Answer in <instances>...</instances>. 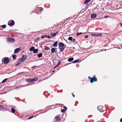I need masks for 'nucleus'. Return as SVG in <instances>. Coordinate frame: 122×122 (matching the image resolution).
Here are the masks:
<instances>
[{
    "label": "nucleus",
    "instance_id": "obj_1",
    "mask_svg": "<svg viewBox=\"0 0 122 122\" xmlns=\"http://www.w3.org/2000/svg\"><path fill=\"white\" fill-rule=\"evenodd\" d=\"M88 78L90 80V82L92 83L94 82H96L97 81V79L96 77V76L94 75L92 77H88Z\"/></svg>",
    "mask_w": 122,
    "mask_h": 122
},
{
    "label": "nucleus",
    "instance_id": "obj_2",
    "mask_svg": "<svg viewBox=\"0 0 122 122\" xmlns=\"http://www.w3.org/2000/svg\"><path fill=\"white\" fill-rule=\"evenodd\" d=\"M10 61L9 58L8 57H5L3 58L2 60V62H4L5 64H8Z\"/></svg>",
    "mask_w": 122,
    "mask_h": 122
},
{
    "label": "nucleus",
    "instance_id": "obj_3",
    "mask_svg": "<svg viewBox=\"0 0 122 122\" xmlns=\"http://www.w3.org/2000/svg\"><path fill=\"white\" fill-rule=\"evenodd\" d=\"M6 40L7 42L10 43H13L15 41V39L13 38H7Z\"/></svg>",
    "mask_w": 122,
    "mask_h": 122
},
{
    "label": "nucleus",
    "instance_id": "obj_4",
    "mask_svg": "<svg viewBox=\"0 0 122 122\" xmlns=\"http://www.w3.org/2000/svg\"><path fill=\"white\" fill-rule=\"evenodd\" d=\"M97 109L100 112H104V110L103 109V107L102 106H99L97 107Z\"/></svg>",
    "mask_w": 122,
    "mask_h": 122
},
{
    "label": "nucleus",
    "instance_id": "obj_5",
    "mask_svg": "<svg viewBox=\"0 0 122 122\" xmlns=\"http://www.w3.org/2000/svg\"><path fill=\"white\" fill-rule=\"evenodd\" d=\"M15 24L14 21L13 20H9L8 23V25L10 26H13Z\"/></svg>",
    "mask_w": 122,
    "mask_h": 122
},
{
    "label": "nucleus",
    "instance_id": "obj_6",
    "mask_svg": "<svg viewBox=\"0 0 122 122\" xmlns=\"http://www.w3.org/2000/svg\"><path fill=\"white\" fill-rule=\"evenodd\" d=\"M58 45V48H59L60 47H63L64 46H66V45H65L63 43L61 42L59 43Z\"/></svg>",
    "mask_w": 122,
    "mask_h": 122
},
{
    "label": "nucleus",
    "instance_id": "obj_7",
    "mask_svg": "<svg viewBox=\"0 0 122 122\" xmlns=\"http://www.w3.org/2000/svg\"><path fill=\"white\" fill-rule=\"evenodd\" d=\"M43 10V8L41 7H37L35 10L36 11H38L39 12L41 13L42 10Z\"/></svg>",
    "mask_w": 122,
    "mask_h": 122
},
{
    "label": "nucleus",
    "instance_id": "obj_8",
    "mask_svg": "<svg viewBox=\"0 0 122 122\" xmlns=\"http://www.w3.org/2000/svg\"><path fill=\"white\" fill-rule=\"evenodd\" d=\"M27 57L25 55H23L21 59L23 60V61H25Z\"/></svg>",
    "mask_w": 122,
    "mask_h": 122
},
{
    "label": "nucleus",
    "instance_id": "obj_9",
    "mask_svg": "<svg viewBox=\"0 0 122 122\" xmlns=\"http://www.w3.org/2000/svg\"><path fill=\"white\" fill-rule=\"evenodd\" d=\"M102 34H92L91 35L92 36H95V37H98L100 36H102Z\"/></svg>",
    "mask_w": 122,
    "mask_h": 122
},
{
    "label": "nucleus",
    "instance_id": "obj_10",
    "mask_svg": "<svg viewBox=\"0 0 122 122\" xmlns=\"http://www.w3.org/2000/svg\"><path fill=\"white\" fill-rule=\"evenodd\" d=\"M20 48H18L15 49L14 51V53H18L20 50Z\"/></svg>",
    "mask_w": 122,
    "mask_h": 122
},
{
    "label": "nucleus",
    "instance_id": "obj_11",
    "mask_svg": "<svg viewBox=\"0 0 122 122\" xmlns=\"http://www.w3.org/2000/svg\"><path fill=\"white\" fill-rule=\"evenodd\" d=\"M97 16V14H95L93 13L91 15V17L92 18H94L96 17Z\"/></svg>",
    "mask_w": 122,
    "mask_h": 122
},
{
    "label": "nucleus",
    "instance_id": "obj_12",
    "mask_svg": "<svg viewBox=\"0 0 122 122\" xmlns=\"http://www.w3.org/2000/svg\"><path fill=\"white\" fill-rule=\"evenodd\" d=\"M55 119H56V120L57 121H60L61 120V118L58 116H57L55 117Z\"/></svg>",
    "mask_w": 122,
    "mask_h": 122
},
{
    "label": "nucleus",
    "instance_id": "obj_13",
    "mask_svg": "<svg viewBox=\"0 0 122 122\" xmlns=\"http://www.w3.org/2000/svg\"><path fill=\"white\" fill-rule=\"evenodd\" d=\"M23 62L24 61H23V60L21 58H19L17 60V63H18L20 64L21 63Z\"/></svg>",
    "mask_w": 122,
    "mask_h": 122
},
{
    "label": "nucleus",
    "instance_id": "obj_14",
    "mask_svg": "<svg viewBox=\"0 0 122 122\" xmlns=\"http://www.w3.org/2000/svg\"><path fill=\"white\" fill-rule=\"evenodd\" d=\"M31 79L27 78L26 79V80L27 82L29 83L32 82Z\"/></svg>",
    "mask_w": 122,
    "mask_h": 122
},
{
    "label": "nucleus",
    "instance_id": "obj_15",
    "mask_svg": "<svg viewBox=\"0 0 122 122\" xmlns=\"http://www.w3.org/2000/svg\"><path fill=\"white\" fill-rule=\"evenodd\" d=\"M61 60H60L59 61V62L56 65L54 68V69L58 66L60 64H61Z\"/></svg>",
    "mask_w": 122,
    "mask_h": 122
},
{
    "label": "nucleus",
    "instance_id": "obj_16",
    "mask_svg": "<svg viewBox=\"0 0 122 122\" xmlns=\"http://www.w3.org/2000/svg\"><path fill=\"white\" fill-rule=\"evenodd\" d=\"M55 52H56L55 51V48H52L51 49V53H54Z\"/></svg>",
    "mask_w": 122,
    "mask_h": 122
},
{
    "label": "nucleus",
    "instance_id": "obj_17",
    "mask_svg": "<svg viewBox=\"0 0 122 122\" xmlns=\"http://www.w3.org/2000/svg\"><path fill=\"white\" fill-rule=\"evenodd\" d=\"M31 79L32 82L36 81L38 79V78L37 77Z\"/></svg>",
    "mask_w": 122,
    "mask_h": 122
},
{
    "label": "nucleus",
    "instance_id": "obj_18",
    "mask_svg": "<svg viewBox=\"0 0 122 122\" xmlns=\"http://www.w3.org/2000/svg\"><path fill=\"white\" fill-rule=\"evenodd\" d=\"M58 43V42L57 41H56L55 42L53 45V46L56 47L57 46V44Z\"/></svg>",
    "mask_w": 122,
    "mask_h": 122
},
{
    "label": "nucleus",
    "instance_id": "obj_19",
    "mask_svg": "<svg viewBox=\"0 0 122 122\" xmlns=\"http://www.w3.org/2000/svg\"><path fill=\"white\" fill-rule=\"evenodd\" d=\"M65 47H62L61 48V47H60L59 48H58V49H60V52L62 51L65 49Z\"/></svg>",
    "mask_w": 122,
    "mask_h": 122
},
{
    "label": "nucleus",
    "instance_id": "obj_20",
    "mask_svg": "<svg viewBox=\"0 0 122 122\" xmlns=\"http://www.w3.org/2000/svg\"><path fill=\"white\" fill-rule=\"evenodd\" d=\"M74 60V58H69L68 59V61L69 62H71L72 61H73Z\"/></svg>",
    "mask_w": 122,
    "mask_h": 122
},
{
    "label": "nucleus",
    "instance_id": "obj_21",
    "mask_svg": "<svg viewBox=\"0 0 122 122\" xmlns=\"http://www.w3.org/2000/svg\"><path fill=\"white\" fill-rule=\"evenodd\" d=\"M42 56V53H39L37 55L38 57L39 58H41Z\"/></svg>",
    "mask_w": 122,
    "mask_h": 122
},
{
    "label": "nucleus",
    "instance_id": "obj_22",
    "mask_svg": "<svg viewBox=\"0 0 122 122\" xmlns=\"http://www.w3.org/2000/svg\"><path fill=\"white\" fill-rule=\"evenodd\" d=\"M56 35L55 33H52L51 34V36L52 37H55Z\"/></svg>",
    "mask_w": 122,
    "mask_h": 122
},
{
    "label": "nucleus",
    "instance_id": "obj_23",
    "mask_svg": "<svg viewBox=\"0 0 122 122\" xmlns=\"http://www.w3.org/2000/svg\"><path fill=\"white\" fill-rule=\"evenodd\" d=\"M38 50L37 49H34L33 52V53H37L38 52Z\"/></svg>",
    "mask_w": 122,
    "mask_h": 122
},
{
    "label": "nucleus",
    "instance_id": "obj_24",
    "mask_svg": "<svg viewBox=\"0 0 122 122\" xmlns=\"http://www.w3.org/2000/svg\"><path fill=\"white\" fill-rule=\"evenodd\" d=\"M35 49V47L34 46H32L31 47L30 49V51H33Z\"/></svg>",
    "mask_w": 122,
    "mask_h": 122
},
{
    "label": "nucleus",
    "instance_id": "obj_25",
    "mask_svg": "<svg viewBox=\"0 0 122 122\" xmlns=\"http://www.w3.org/2000/svg\"><path fill=\"white\" fill-rule=\"evenodd\" d=\"M79 61V59H77L76 60H75L73 61H72V63H77Z\"/></svg>",
    "mask_w": 122,
    "mask_h": 122
},
{
    "label": "nucleus",
    "instance_id": "obj_26",
    "mask_svg": "<svg viewBox=\"0 0 122 122\" xmlns=\"http://www.w3.org/2000/svg\"><path fill=\"white\" fill-rule=\"evenodd\" d=\"M11 110L12 112L13 113H14L15 112V110L13 108H11Z\"/></svg>",
    "mask_w": 122,
    "mask_h": 122
},
{
    "label": "nucleus",
    "instance_id": "obj_27",
    "mask_svg": "<svg viewBox=\"0 0 122 122\" xmlns=\"http://www.w3.org/2000/svg\"><path fill=\"white\" fill-rule=\"evenodd\" d=\"M49 49V48L47 46H45V50H48Z\"/></svg>",
    "mask_w": 122,
    "mask_h": 122
},
{
    "label": "nucleus",
    "instance_id": "obj_28",
    "mask_svg": "<svg viewBox=\"0 0 122 122\" xmlns=\"http://www.w3.org/2000/svg\"><path fill=\"white\" fill-rule=\"evenodd\" d=\"M8 79L7 78H6L5 79H4L1 82L2 83H5L7 80Z\"/></svg>",
    "mask_w": 122,
    "mask_h": 122
},
{
    "label": "nucleus",
    "instance_id": "obj_29",
    "mask_svg": "<svg viewBox=\"0 0 122 122\" xmlns=\"http://www.w3.org/2000/svg\"><path fill=\"white\" fill-rule=\"evenodd\" d=\"M68 39L69 40L71 41H72L73 38L71 37L70 36L68 38Z\"/></svg>",
    "mask_w": 122,
    "mask_h": 122
},
{
    "label": "nucleus",
    "instance_id": "obj_30",
    "mask_svg": "<svg viewBox=\"0 0 122 122\" xmlns=\"http://www.w3.org/2000/svg\"><path fill=\"white\" fill-rule=\"evenodd\" d=\"M46 37H47V36L44 35L42 36L41 37V38L42 39L44 38H46Z\"/></svg>",
    "mask_w": 122,
    "mask_h": 122
},
{
    "label": "nucleus",
    "instance_id": "obj_31",
    "mask_svg": "<svg viewBox=\"0 0 122 122\" xmlns=\"http://www.w3.org/2000/svg\"><path fill=\"white\" fill-rule=\"evenodd\" d=\"M1 26L2 28L4 29L6 27V25H4L1 26Z\"/></svg>",
    "mask_w": 122,
    "mask_h": 122
},
{
    "label": "nucleus",
    "instance_id": "obj_32",
    "mask_svg": "<svg viewBox=\"0 0 122 122\" xmlns=\"http://www.w3.org/2000/svg\"><path fill=\"white\" fill-rule=\"evenodd\" d=\"M16 55H12V57L13 59L15 60L16 59Z\"/></svg>",
    "mask_w": 122,
    "mask_h": 122
},
{
    "label": "nucleus",
    "instance_id": "obj_33",
    "mask_svg": "<svg viewBox=\"0 0 122 122\" xmlns=\"http://www.w3.org/2000/svg\"><path fill=\"white\" fill-rule=\"evenodd\" d=\"M83 34V33L81 32H80V33L77 32V34L76 35V36H78L80 35L81 34Z\"/></svg>",
    "mask_w": 122,
    "mask_h": 122
},
{
    "label": "nucleus",
    "instance_id": "obj_34",
    "mask_svg": "<svg viewBox=\"0 0 122 122\" xmlns=\"http://www.w3.org/2000/svg\"><path fill=\"white\" fill-rule=\"evenodd\" d=\"M89 2V1L88 0H86L85 1V2L84 3V4H86L87 3H88Z\"/></svg>",
    "mask_w": 122,
    "mask_h": 122
},
{
    "label": "nucleus",
    "instance_id": "obj_35",
    "mask_svg": "<svg viewBox=\"0 0 122 122\" xmlns=\"http://www.w3.org/2000/svg\"><path fill=\"white\" fill-rule=\"evenodd\" d=\"M50 106H48L47 107H46V108H45V109H44V110H46V109H48V108H49V107H50Z\"/></svg>",
    "mask_w": 122,
    "mask_h": 122
},
{
    "label": "nucleus",
    "instance_id": "obj_36",
    "mask_svg": "<svg viewBox=\"0 0 122 122\" xmlns=\"http://www.w3.org/2000/svg\"><path fill=\"white\" fill-rule=\"evenodd\" d=\"M65 110L64 109H62L61 110V112H65Z\"/></svg>",
    "mask_w": 122,
    "mask_h": 122
},
{
    "label": "nucleus",
    "instance_id": "obj_37",
    "mask_svg": "<svg viewBox=\"0 0 122 122\" xmlns=\"http://www.w3.org/2000/svg\"><path fill=\"white\" fill-rule=\"evenodd\" d=\"M63 108L64 109H65V110H67V108L65 106H64L63 107Z\"/></svg>",
    "mask_w": 122,
    "mask_h": 122
},
{
    "label": "nucleus",
    "instance_id": "obj_38",
    "mask_svg": "<svg viewBox=\"0 0 122 122\" xmlns=\"http://www.w3.org/2000/svg\"><path fill=\"white\" fill-rule=\"evenodd\" d=\"M73 42H75V39H72V41H71Z\"/></svg>",
    "mask_w": 122,
    "mask_h": 122
},
{
    "label": "nucleus",
    "instance_id": "obj_39",
    "mask_svg": "<svg viewBox=\"0 0 122 122\" xmlns=\"http://www.w3.org/2000/svg\"><path fill=\"white\" fill-rule=\"evenodd\" d=\"M20 64L19 63H18L17 64H16L15 65V67H17V66H18Z\"/></svg>",
    "mask_w": 122,
    "mask_h": 122
},
{
    "label": "nucleus",
    "instance_id": "obj_40",
    "mask_svg": "<svg viewBox=\"0 0 122 122\" xmlns=\"http://www.w3.org/2000/svg\"><path fill=\"white\" fill-rule=\"evenodd\" d=\"M109 17V16H108V15L105 16H104V18H106Z\"/></svg>",
    "mask_w": 122,
    "mask_h": 122
},
{
    "label": "nucleus",
    "instance_id": "obj_41",
    "mask_svg": "<svg viewBox=\"0 0 122 122\" xmlns=\"http://www.w3.org/2000/svg\"><path fill=\"white\" fill-rule=\"evenodd\" d=\"M33 116H32L29 118H28V119H31V118H32L33 117Z\"/></svg>",
    "mask_w": 122,
    "mask_h": 122
},
{
    "label": "nucleus",
    "instance_id": "obj_42",
    "mask_svg": "<svg viewBox=\"0 0 122 122\" xmlns=\"http://www.w3.org/2000/svg\"><path fill=\"white\" fill-rule=\"evenodd\" d=\"M46 38H48L51 39V37L50 36H47V37H46Z\"/></svg>",
    "mask_w": 122,
    "mask_h": 122
},
{
    "label": "nucleus",
    "instance_id": "obj_43",
    "mask_svg": "<svg viewBox=\"0 0 122 122\" xmlns=\"http://www.w3.org/2000/svg\"><path fill=\"white\" fill-rule=\"evenodd\" d=\"M88 37V36L87 35H86L85 36V38H87Z\"/></svg>",
    "mask_w": 122,
    "mask_h": 122
},
{
    "label": "nucleus",
    "instance_id": "obj_44",
    "mask_svg": "<svg viewBox=\"0 0 122 122\" xmlns=\"http://www.w3.org/2000/svg\"><path fill=\"white\" fill-rule=\"evenodd\" d=\"M36 67V66H32V67L33 68H34L35 67Z\"/></svg>",
    "mask_w": 122,
    "mask_h": 122
},
{
    "label": "nucleus",
    "instance_id": "obj_45",
    "mask_svg": "<svg viewBox=\"0 0 122 122\" xmlns=\"http://www.w3.org/2000/svg\"><path fill=\"white\" fill-rule=\"evenodd\" d=\"M120 25L122 27V23H120Z\"/></svg>",
    "mask_w": 122,
    "mask_h": 122
},
{
    "label": "nucleus",
    "instance_id": "obj_46",
    "mask_svg": "<svg viewBox=\"0 0 122 122\" xmlns=\"http://www.w3.org/2000/svg\"><path fill=\"white\" fill-rule=\"evenodd\" d=\"M120 122H122V118H121L120 120Z\"/></svg>",
    "mask_w": 122,
    "mask_h": 122
},
{
    "label": "nucleus",
    "instance_id": "obj_47",
    "mask_svg": "<svg viewBox=\"0 0 122 122\" xmlns=\"http://www.w3.org/2000/svg\"><path fill=\"white\" fill-rule=\"evenodd\" d=\"M58 31H57L56 32V33H55L56 35V34L58 33Z\"/></svg>",
    "mask_w": 122,
    "mask_h": 122
},
{
    "label": "nucleus",
    "instance_id": "obj_48",
    "mask_svg": "<svg viewBox=\"0 0 122 122\" xmlns=\"http://www.w3.org/2000/svg\"><path fill=\"white\" fill-rule=\"evenodd\" d=\"M72 96H73V97H74L75 96V95L74 94H73L72 93Z\"/></svg>",
    "mask_w": 122,
    "mask_h": 122
},
{
    "label": "nucleus",
    "instance_id": "obj_49",
    "mask_svg": "<svg viewBox=\"0 0 122 122\" xmlns=\"http://www.w3.org/2000/svg\"><path fill=\"white\" fill-rule=\"evenodd\" d=\"M57 54H60L61 53L60 52H58Z\"/></svg>",
    "mask_w": 122,
    "mask_h": 122
},
{
    "label": "nucleus",
    "instance_id": "obj_50",
    "mask_svg": "<svg viewBox=\"0 0 122 122\" xmlns=\"http://www.w3.org/2000/svg\"><path fill=\"white\" fill-rule=\"evenodd\" d=\"M3 106L2 105H0V108H1V107Z\"/></svg>",
    "mask_w": 122,
    "mask_h": 122
},
{
    "label": "nucleus",
    "instance_id": "obj_51",
    "mask_svg": "<svg viewBox=\"0 0 122 122\" xmlns=\"http://www.w3.org/2000/svg\"><path fill=\"white\" fill-rule=\"evenodd\" d=\"M19 88V87H16L15 89H18V88Z\"/></svg>",
    "mask_w": 122,
    "mask_h": 122
},
{
    "label": "nucleus",
    "instance_id": "obj_52",
    "mask_svg": "<svg viewBox=\"0 0 122 122\" xmlns=\"http://www.w3.org/2000/svg\"><path fill=\"white\" fill-rule=\"evenodd\" d=\"M77 44V42H76L74 44Z\"/></svg>",
    "mask_w": 122,
    "mask_h": 122
},
{
    "label": "nucleus",
    "instance_id": "obj_53",
    "mask_svg": "<svg viewBox=\"0 0 122 122\" xmlns=\"http://www.w3.org/2000/svg\"><path fill=\"white\" fill-rule=\"evenodd\" d=\"M55 48V50H57V48Z\"/></svg>",
    "mask_w": 122,
    "mask_h": 122
},
{
    "label": "nucleus",
    "instance_id": "obj_54",
    "mask_svg": "<svg viewBox=\"0 0 122 122\" xmlns=\"http://www.w3.org/2000/svg\"><path fill=\"white\" fill-rule=\"evenodd\" d=\"M117 48H118V49H120V48H121L119 47H117Z\"/></svg>",
    "mask_w": 122,
    "mask_h": 122
},
{
    "label": "nucleus",
    "instance_id": "obj_55",
    "mask_svg": "<svg viewBox=\"0 0 122 122\" xmlns=\"http://www.w3.org/2000/svg\"><path fill=\"white\" fill-rule=\"evenodd\" d=\"M54 70H53V71H52V72H54Z\"/></svg>",
    "mask_w": 122,
    "mask_h": 122
},
{
    "label": "nucleus",
    "instance_id": "obj_56",
    "mask_svg": "<svg viewBox=\"0 0 122 122\" xmlns=\"http://www.w3.org/2000/svg\"><path fill=\"white\" fill-rule=\"evenodd\" d=\"M89 0V2L90 1V0Z\"/></svg>",
    "mask_w": 122,
    "mask_h": 122
},
{
    "label": "nucleus",
    "instance_id": "obj_57",
    "mask_svg": "<svg viewBox=\"0 0 122 122\" xmlns=\"http://www.w3.org/2000/svg\"><path fill=\"white\" fill-rule=\"evenodd\" d=\"M13 107H15V106H13Z\"/></svg>",
    "mask_w": 122,
    "mask_h": 122
},
{
    "label": "nucleus",
    "instance_id": "obj_58",
    "mask_svg": "<svg viewBox=\"0 0 122 122\" xmlns=\"http://www.w3.org/2000/svg\"><path fill=\"white\" fill-rule=\"evenodd\" d=\"M58 56V57H59L58 56Z\"/></svg>",
    "mask_w": 122,
    "mask_h": 122
}]
</instances>
